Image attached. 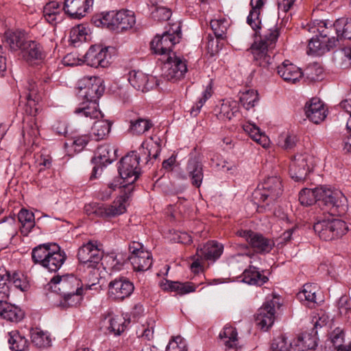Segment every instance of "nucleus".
Listing matches in <instances>:
<instances>
[{
	"mask_svg": "<svg viewBox=\"0 0 351 351\" xmlns=\"http://www.w3.org/2000/svg\"><path fill=\"white\" fill-rule=\"evenodd\" d=\"M94 0H64L63 10L73 19H81L93 7Z\"/></svg>",
	"mask_w": 351,
	"mask_h": 351,
	"instance_id": "4be33fe9",
	"label": "nucleus"
},
{
	"mask_svg": "<svg viewBox=\"0 0 351 351\" xmlns=\"http://www.w3.org/2000/svg\"><path fill=\"white\" fill-rule=\"evenodd\" d=\"M8 282H10V274L5 269L0 268V300H7L10 291Z\"/></svg>",
	"mask_w": 351,
	"mask_h": 351,
	"instance_id": "4d7b16f0",
	"label": "nucleus"
},
{
	"mask_svg": "<svg viewBox=\"0 0 351 351\" xmlns=\"http://www.w3.org/2000/svg\"><path fill=\"white\" fill-rule=\"evenodd\" d=\"M319 187L315 189H304L299 194V201L303 206H311L320 201V194L318 193Z\"/></svg>",
	"mask_w": 351,
	"mask_h": 351,
	"instance_id": "de8ad7c7",
	"label": "nucleus"
},
{
	"mask_svg": "<svg viewBox=\"0 0 351 351\" xmlns=\"http://www.w3.org/2000/svg\"><path fill=\"white\" fill-rule=\"evenodd\" d=\"M309 156L307 154H296L289 165V175L295 181H301L306 178L311 167L308 163Z\"/></svg>",
	"mask_w": 351,
	"mask_h": 351,
	"instance_id": "aec40b11",
	"label": "nucleus"
},
{
	"mask_svg": "<svg viewBox=\"0 0 351 351\" xmlns=\"http://www.w3.org/2000/svg\"><path fill=\"white\" fill-rule=\"evenodd\" d=\"M213 91L210 84L208 85L202 92V97L198 99L196 104L192 107L191 113L196 116L200 111L206 101L212 96Z\"/></svg>",
	"mask_w": 351,
	"mask_h": 351,
	"instance_id": "052dcab7",
	"label": "nucleus"
},
{
	"mask_svg": "<svg viewBox=\"0 0 351 351\" xmlns=\"http://www.w3.org/2000/svg\"><path fill=\"white\" fill-rule=\"evenodd\" d=\"M133 283L125 277L111 280L108 284V298L114 301H123L134 291Z\"/></svg>",
	"mask_w": 351,
	"mask_h": 351,
	"instance_id": "dca6fc26",
	"label": "nucleus"
},
{
	"mask_svg": "<svg viewBox=\"0 0 351 351\" xmlns=\"http://www.w3.org/2000/svg\"><path fill=\"white\" fill-rule=\"evenodd\" d=\"M305 114L314 123L318 124L326 117V110L324 104L318 98H313L306 104Z\"/></svg>",
	"mask_w": 351,
	"mask_h": 351,
	"instance_id": "b1692460",
	"label": "nucleus"
},
{
	"mask_svg": "<svg viewBox=\"0 0 351 351\" xmlns=\"http://www.w3.org/2000/svg\"><path fill=\"white\" fill-rule=\"evenodd\" d=\"M139 152L141 154H144L146 156V163L149 162L152 157L156 159L160 152L157 145H154L153 143L150 144L147 141H143L142 143L141 146L139 148Z\"/></svg>",
	"mask_w": 351,
	"mask_h": 351,
	"instance_id": "6e6d98bb",
	"label": "nucleus"
},
{
	"mask_svg": "<svg viewBox=\"0 0 351 351\" xmlns=\"http://www.w3.org/2000/svg\"><path fill=\"white\" fill-rule=\"evenodd\" d=\"M330 341L338 351H351V343L347 346H342L344 339V333L340 328H336L330 336Z\"/></svg>",
	"mask_w": 351,
	"mask_h": 351,
	"instance_id": "3c124183",
	"label": "nucleus"
},
{
	"mask_svg": "<svg viewBox=\"0 0 351 351\" xmlns=\"http://www.w3.org/2000/svg\"><path fill=\"white\" fill-rule=\"evenodd\" d=\"M31 340L33 345L38 348L49 347L51 343L49 335L39 328L31 330Z\"/></svg>",
	"mask_w": 351,
	"mask_h": 351,
	"instance_id": "37998d69",
	"label": "nucleus"
},
{
	"mask_svg": "<svg viewBox=\"0 0 351 351\" xmlns=\"http://www.w3.org/2000/svg\"><path fill=\"white\" fill-rule=\"evenodd\" d=\"M223 245L215 241L207 242L203 247L197 249L195 256L200 257L201 260L216 261L222 254Z\"/></svg>",
	"mask_w": 351,
	"mask_h": 351,
	"instance_id": "393cba45",
	"label": "nucleus"
},
{
	"mask_svg": "<svg viewBox=\"0 0 351 351\" xmlns=\"http://www.w3.org/2000/svg\"><path fill=\"white\" fill-rule=\"evenodd\" d=\"M10 282H12L15 287L21 291H26L29 287L27 278L21 273L14 272L12 276L10 275Z\"/></svg>",
	"mask_w": 351,
	"mask_h": 351,
	"instance_id": "69168bd1",
	"label": "nucleus"
},
{
	"mask_svg": "<svg viewBox=\"0 0 351 351\" xmlns=\"http://www.w3.org/2000/svg\"><path fill=\"white\" fill-rule=\"evenodd\" d=\"M318 292L319 289L317 285L305 284L302 291L298 293V298L302 302H305L309 307L313 308L315 306V304L319 302Z\"/></svg>",
	"mask_w": 351,
	"mask_h": 351,
	"instance_id": "72a5a7b5",
	"label": "nucleus"
},
{
	"mask_svg": "<svg viewBox=\"0 0 351 351\" xmlns=\"http://www.w3.org/2000/svg\"><path fill=\"white\" fill-rule=\"evenodd\" d=\"M216 112L219 119L230 121L239 114V105L237 101L232 99H223Z\"/></svg>",
	"mask_w": 351,
	"mask_h": 351,
	"instance_id": "bb28decb",
	"label": "nucleus"
},
{
	"mask_svg": "<svg viewBox=\"0 0 351 351\" xmlns=\"http://www.w3.org/2000/svg\"><path fill=\"white\" fill-rule=\"evenodd\" d=\"M243 129L254 141L263 147H267L269 145V139L264 133L261 132L259 128L256 125L247 123L243 125Z\"/></svg>",
	"mask_w": 351,
	"mask_h": 351,
	"instance_id": "58836bf2",
	"label": "nucleus"
},
{
	"mask_svg": "<svg viewBox=\"0 0 351 351\" xmlns=\"http://www.w3.org/2000/svg\"><path fill=\"white\" fill-rule=\"evenodd\" d=\"M106 258L108 259V262L110 263V266L112 269L119 271L123 267L125 261L128 258L124 257L121 254H115L112 253L109 254Z\"/></svg>",
	"mask_w": 351,
	"mask_h": 351,
	"instance_id": "338daca9",
	"label": "nucleus"
},
{
	"mask_svg": "<svg viewBox=\"0 0 351 351\" xmlns=\"http://www.w3.org/2000/svg\"><path fill=\"white\" fill-rule=\"evenodd\" d=\"M304 75L310 81H319L323 77V69L317 64H313L305 69Z\"/></svg>",
	"mask_w": 351,
	"mask_h": 351,
	"instance_id": "0e129e2a",
	"label": "nucleus"
},
{
	"mask_svg": "<svg viewBox=\"0 0 351 351\" xmlns=\"http://www.w3.org/2000/svg\"><path fill=\"white\" fill-rule=\"evenodd\" d=\"M152 125L153 124L149 120L138 118L130 121L129 130L133 134H142L148 131Z\"/></svg>",
	"mask_w": 351,
	"mask_h": 351,
	"instance_id": "8fccbe9b",
	"label": "nucleus"
},
{
	"mask_svg": "<svg viewBox=\"0 0 351 351\" xmlns=\"http://www.w3.org/2000/svg\"><path fill=\"white\" fill-rule=\"evenodd\" d=\"M86 28L82 25H79L71 29L69 37L73 43H76L85 41L86 40Z\"/></svg>",
	"mask_w": 351,
	"mask_h": 351,
	"instance_id": "e2e57ef3",
	"label": "nucleus"
},
{
	"mask_svg": "<svg viewBox=\"0 0 351 351\" xmlns=\"http://www.w3.org/2000/svg\"><path fill=\"white\" fill-rule=\"evenodd\" d=\"M110 55L108 47L101 45L91 46L84 56V62L92 67H108L110 64Z\"/></svg>",
	"mask_w": 351,
	"mask_h": 351,
	"instance_id": "f3484780",
	"label": "nucleus"
},
{
	"mask_svg": "<svg viewBox=\"0 0 351 351\" xmlns=\"http://www.w3.org/2000/svg\"><path fill=\"white\" fill-rule=\"evenodd\" d=\"M128 258L132 265L134 270L136 271H147L153 263L152 254L149 251L140 252L136 255H130Z\"/></svg>",
	"mask_w": 351,
	"mask_h": 351,
	"instance_id": "473e14b6",
	"label": "nucleus"
},
{
	"mask_svg": "<svg viewBox=\"0 0 351 351\" xmlns=\"http://www.w3.org/2000/svg\"><path fill=\"white\" fill-rule=\"evenodd\" d=\"M38 135L39 130L36 123V119L32 117L23 130V138L25 141H28L29 143H31L32 141L34 143V139Z\"/></svg>",
	"mask_w": 351,
	"mask_h": 351,
	"instance_id": "5fc2aeb1",
	"label": "nucleus"
},
{
	"mask_svg": "<svg viewBox=\"0 0 351 351\" xmlns=\"http://www.w3.org/2000/svg\"><path fill=\"white\" fill-rule=\"evenodd\" d=\"M186 172L193 186L200 187L204 178L203 164L199 157H190L186 166Z\"/></svg>",
	"mask_w": 351,
	"mask_h": 351,
	"instance_id": "5701e85b",
	"label": "nucleus"
},
{
	"mask_svg": "<svg viewBox=\"0 0 351 351\" xmlns=\"http://www.w3.org/2000/svg\"><path fill=\"white\" fill-rule=\"evenodd\" d=\"M4 39L12 51H21L27 42L24 32L21 31H7L5 33Z\"/></svg>",
	"mask_w": 351,
	"mask_h": 351,
	"instance_id": "c9c22d12",
	"label": "nucleus"
},
{
	"mask_svg": "<svg viewBox=\"0 0 351 351\" xmlns=\"http://www.w3.org/2000/svg\"><path fill=\"white\" fill-rule=\"evenodd\" d=\"M112 11L101 12L95 15L92 19L93 23L98 27L110 29L111 20L112 19Z\"/></svg>",
	"mask_w": 351,
	"mask_h": 351,
	"instance_id": "13d9d810",
	"label": "nucleus"
},
{
	"mask_svg": "<svg viewBox=\"0 0 351 351\" xmlns=\"http://www.w3.org/2000/svg\"><path fill=\"white\" fill-rule=\"evenodd\" d=\"M315 34H317L316 38H312L308 43L307 51L308 54L322 56L336 46L335 36L324 38L317 32Z\"/></svg>",
	"mask_w": 351,
	"mask_h": 351,
	"instance_id": "6ab92c4d",
	"label": "nucleus"
},
{
	"mask_svg": "<svg viewBox=\"0 0 351 351\" xmlns=\"http://www.w3.org/2000/svg\"><path fill=\"white\" fill-rule=\"evenodd\" d=\"M265 3V0H251V10L247 18V23L256 32V34H258L261 37V40L255 42L252 49L254 60L263 67H266L271 63L272 58L268 53V51L274 48L279 35L275 27L268 29L263 35H261L258 31L261 29V24L260 19L261 10Z\"/></svg>",
	"mask_w": 351,
	"mask_h": 351,
	"instance_id": "f257e3e1",
	"label": "nucleus"
},
{
	"mask_svg": "<svg viewBox=\"0 0 351 351\" xmlns=\"http://www.w3.org/2000/svg\"><path fill=\"white\" fill-rule=\"evenodd\" d=\"M0 317L10 322H19L24 317V312L19 307L0 300Z\"/></svg>",
	"mask_w": 351,
	"mask_h": 351,
	"instance_id": "cd10ccee",
	"label": "nucleus"
},
{
	"mask_svg": "<svg viewBox=\"0 0 351 351\" xmlns=\"http://www.w3.org/2000/svg\"><path fill=\"white\" fill-rule=\"evenodd\" d=\"M125 202L126 197L125 196H121L117 198L110 205L102 204L101 211L99 210L100 217H113L124 213L126 210Z\"/></svg>",
	"mask_w": 351,
	"mask_h": 351,
	"instance_id": "c756f323",
	"label": "nucleus"
},
{
	"mask_svg": "<svg viewBox=\"0 0 351 351\" xmlns=\"http://www.w3.org/2000/svg\"><path fill=\"white\" fill-rule=\"evenodd\" d=\"M313 228L319 238L324 241L340 238L348 229L345 221L333 217L317 221Z\"/></svg>",
	"mask_w": 351,
	"mask_h": 351,
	"instance_id": "39448f33",
	"label": "nucleus"
},
{
	"mask_svg": "<svg viewBox=\"0 0 351 351\" xmlns=\"http://www.w3.org/2000/svg\"><path fill=\"white\" fill-rule=\"evenodd\" d=\"M119 32L132 28L136 23L134 14L130 10L117 11Z\"/></svg>",
	"mask_w": 351,
	"mask_h": 351,
	"instance_id": "c03bdc74",
	"label": "nucleus"
},
{
	"mask_svg": "<svg viewBox=\"0 0 351 351\" xmlns=\"http://www.w3.org/2000/svg\"><path fill=\"white\" fill-rule=\"evenodd\" d=\"M283 189L281 179L276 176L267 177L261 183L255 191L256 198L269 204L278 199L282 193Z\"/></svg>",
	"mask_w": 351,
	"mask_h": 351,
	"instance_id": "1a4fd4ad",
	"label": "nucleus"
},
{
	"mask_svg": "<svg viewBox=\"0 0 351 351\" xmlns=\"http://www.w3.org/2000/svg\"><path fill=\"white\" fill-rule=\"evenodd\" d=\"M130 84L137 90L147 92L157 85L156 80L141 71L133 70L128 73Z\"/></svg>",
	"mask_w": 351,
	"mask_h": 351,
	"instance_id": "412c9836",
	"label": "nucleus"
},
{
	"mask_svg": "<svg viewBox=\"0 0 351 351\" xmlns=\"http://www.w3.org/2000/svg\"><path fill=\"white\" fill-rule=\"evenodd\" d=\"M23 59L32 64L36 60H42L45 58L41 46L35 41L27 40L21 50Z\"/></svg>",
	"mask_w": 351,
	"mask_h": 351,
	"instance_id": "c85d7f7f",
	"label": "nucleus"
},
{
	"mask_svg": "<svg viewBox=\"0 0 351 351\" xmlns=\"http://www.w3.org/2000/svg\"><path fill=\"white\" fill-rule=\"evenodd\" d=\"M318 193L320 194L319 202L332 210L333 214L342 215L346 211L347 199L341 191L321 186Z\"/></svg>",
	"mask_w": 351,
	"mask_h": 351,
	"instance_id": "9b49d317",
	"label": "nucleus"
},
{
	"mask_svg": "<svg viewBox=\"0 0 351 351\" xmlns=\"http://www.w3.org/2000/svg\"><path fill=\"white\" fill-rule=\"evenodd\" d=\"M243 274V282L249 285L261 286L268 280V278L261 274L260 271L253 265H250L249 269H245Z\"/></svg>",
	"mask_w": 351,
	"mask_h": 351,
	"instance_id": "e433bc0d",
	"label": "nucleus"
},
{
	"mask_svg": "<svg viewBox=\"0 0 351 351\" xmlns=\"http://www.w3.org/2000/svg\"><path fill=\"white\" fill-rule=\"evenodd\" d=\"M315 337L309 334L299 335L292 341H287V338L281 335L274 339L271 343V351H316Z\"/></svg>",
	"mask_w": 351,
	"mask_h": 351,
	"instance_id": "20e7f679",
	"label": "nucleus"
},
{
	"mask_svg": "<svg viewBox=\"0 0 351 351\" xmlns=\"http://www.w3.org/2000/svg\"><path fill=\"white\" fill-rule=\"evenodd\" d=\"M180 38L181 29L178 26L173 32L168 31L162 35H156L150 43L151 49L154 53L163 55L167 58L169 55H172V48L180 42Z\"/></svg>",
	"mask_w": 351,
	"mask_h": 351,
	"instance_id": "0eeeda50",
	"label": "nucleus"
},
{
	"mask_svg": "<svg viewBox=\"0 0 351 351\" xmlns=\"http://www.w3.org/2000/svg\"><path fill=\"white\" fill-rule=\"evenodd\" d=\"M116 152L114 147L108 144L102 145L97 148L94 160L95 162L105 166L116 160Z\"/></svg>",
	"mask_w": 351,
	"mask_h": 351,
	"instance_id": "2f4dec72",
	"label": "nucleus"
},
{
	"mask_svg": "<svg viewBox=\"0 0 351 351\" xmlns=\"http://www.w3.org/2000/svg\"><path fill=\"white\" fill-rule=\"evenodd\" d=\"M227 22L225 19H215L210 21V27L217 38L223 39L227 31Z\"/></svg>",
	"mask_w": 351,
	"mask_h": 351,
	"instance_id": "680f3d73",
	"label": "nucleus"
},
{
	"mask_svg": "<svg viewBox=\"0 0 351 351\" xmlns=\"http://www.w3.org/2000/svg\"><path fill=\"white\" fill-rule=\"evenodd\" d=\"M18 218L23 227L22 232H29L35 225L34 213L26 209L20 210Z\"/></svg>",
	"mask_w": 351,
	"mask_h": 351,
	"instance_id": "603ef678",
	"label": "nucleus"
},
{
	"mask_svg": "<svg viewBox=\"0 0 351 351\" xmlns=\"http://www.w3.org/2000/svg\"><path fill=\"white\" fill-rule=\"evenodd\" d=\"M219 338L226 348H231L237 345V332L232 326L226 325L219 333Z\"/></svg>",
	"mask_w": 351,
	"mask_h": 351,
	"instance_id": "79ce46f5",
	"label": "nucleus"
},
{
	"mask_svg": "<svg viewBox=\"0 0 351 351\" xmlns=\"http://www.w3.org/2000/svg\"><path fill=\"white\" fill-rule=\"evenodd\" d=\"M8 343L12 351H28L29 344L27 339L18 330H12L9 332Z\"/></svg>",
	"mask_w": 351,
	"mask_h": 351,
	"instance_id": "4c0bfd02",
	"label": "nucleus"
},
{
	"mask_svg": "<svg viewBox=\"0 0 351 351\" xmlns=\"http://www.w3.org/2000/svg\"><path fill=\"white\" fill-rule=\"evenodd\" d=\"M278 75L286 82L295 84L301 79L304 73L301 69L289 60H285L277 68Z\"/></svg>",
	"mask_w": 351,
	"mask_h": 351,
	"instance_id": "a878e982",
	"label": "nucleus"
},
{
	"mask_svg": "<svg viewBox=\"0 0 351 351\" xmlns=\"http://www.w3.org/2000/svg\"><path fill=\"white\" fill-rule=\"evenodd\" d=\"M281 306V300L280 297L275 294L268 295L265 302L258 309L256 317V324L262 329L267 330L274 324L275 320V314L276 309Z\"/></svg>",
	"mask_w": 351,
	"mask_h": 351,
	"instance_id": "6e6552de",
	"label": "nucleus"
},
{
	"mask_svg": "<svg viewBox=\"0 0 351 351\" xmlns=\"http://www.w3.org/2000/svg\"><path fill=\"white\" fill-rule=\"evenodd\" d=\"M111 124L106 120H99L94 123L90 135L95 141L105 138L110 133Z\"/></svg>",
	"mask_w": 351,
	"mask_h": 351,
	"instance_id": "a19ab883",
	"label": "nucleus"
},
{
	"mask_svg": "<svg viewBox=\"0 0 351 351\" xmlns=\"http://www.w3.org/2000/svg\"><path fill=\"white\" fill-rule=\"evenodd\" d=\"M152 18L158 21H167L171 16V10L162 6H156L152 11Z\"/></svg>",
	"mask_w": 351,
	"mask_h": 351,
	"instance_id": "774afa93",
	"label": "nucleus"
},
{
	"mask_svg": "<svg viewBox=\"0 0 351 351\" xmlns=\"http://www.w3.org/2000/svg\"><path fill=\"white\" fill-rule=\"evenodd\" d=\"M140 156L135 152L130 154L122 158L118 167L120 176L123 180V187L133 184L140 175V169L138 168Z\"/></svg>",
	"mask_w": 351,
	"mask_h": 351,
	"instance_id": "9d476101",
	"label": "nucleus"
},
{
	"mask_svg": "<svg viewBox=\"0 0 351 351\" xmlns=\"http://www.w3.org/2000/svg\"><path fill=\"white\" fill-rule=\"evenodd\" d=\"M103 257V251L95 241H89L81 246L77 252V258L83 267L97 266Z\"/></svg>",
	"mask_w": 351,
	"mask_h": 351,
	"instance_id": "4468645a",
	"label": "nucleus"
},
{
	"mask_svg": "<svg viewBox=\"0 0 351 351\" xmlns=\"http://www.w3.org/2000/svg\"><path fill=\"white\" fill-rule=\"evenodd\" d=\"M240 102L246 109L250 110L254 107L258 101V93L253 89H247L240 93Z\"/></svg>",
	"mask_w": 351,
	"mask_h": 351,
	"instance_id": "09e8293b",
	"label": "nucleus"
},
{
	"mask_svg": "<svg viewBox=\"0 0 351 351\" xmlns=\"http://www.w3.org/2000/svg\"><path fill=\"white\" fill-rule=\"evenodd\" d=\"M333 60L337 66L342 69L351 67V47H346L335 51Z\"/></svg>",
	"mask_w": 351,
	"mask_h": 351,
	"instance_id": "ea45409f",
	"label": "nucleus"
},
{
	"mask_svg": "<svg viewBox=\"0 0 351 351\" xmlns=\"http://www.w3.org/2000/svg\"><path fill=\"white\" fill-rule=\"evenodd\" d=\"M130 322V319H126L123 315L108 310L101 315L100 327L109 333L120 335L125 330Z\"/></svg>",
	"mask_w": 351,
	"mask_h": 351,
	"instance_id": "2eb2a0df",
	"label": "nucleus"
},
{
	"mask_svg": "<svg viewBox=\"0 0 351 351\" xmlns=\"http://www.w3.org/2000/svg\"><path fill=\"white\" fill-rule=\"evenodd\" d=\"M50 283L53 284L56 291L60 294L84 291V284L82 280L73 275L57 276L51 278Z\"/></svg>",
	"mask_w": 351,
	"mask_h": 351,
	"instance_id": "a211bd4d",
	"label": "nucleus"
},
{
	"mask_svg": "<svg viewBox=\"0 0 351 351\" xmlns=\"http://www.w3.org/2000/svg\"><path fill=\"white\" fill-rule=\"evenodd\" d=\"M187 71L186 61L175 53L164 60L162 75L168 81L176 82L181 80Z\"/></svg>",
	"mask_w": 351,
	"mask_h": 351,
	"instance_id": "f8f14e48",
	"label": "nucleus"
},
{
	"mask_svg": "<svg viewBox=\"0 0 351 351\" xmlns=\"http://www.w3.org/2000/svg\"><path fill=\"white\" fill-rule=\"evenodd\" d=\"M236 234L243 238L252 248L258 253L266 254L271 251L275 245L273 239L250 230H239Z\"/></svg>",
	"mask_w": 351,
	"mask_h": 351,
	"instance_id": "ddd939ff",
	"label": "nucleus"
},
{
	"mask_svg": "<svg viewBox=\"0 0 351 351\" xmlns=\"http://www.w3.org/2000/svg\"><path fill=\"white\" fill-rule=\"evenodd\" d=\"M28 93L25 95V98L27 101V105L30 107L35 106L39 101L40 97L38 96V86L34 81L28 82L26 87Z\"/></svg>",
	"mask_w": 351,
	"mask_h": 351,
	"instance_id": "bf43d9fd",
	"label": "nucleus"
},
{
	"mask_svg": "<svg viewBox=\"0 0 351 351\" xmlns=\"http://www.w3.org/2000/svg\"><path fill=\"white\" fill-rule=\"evenodd\" d=\"M97 266L86 267L84 276H82L85 282L86 289H91L93 286L96 285L99 282V273L97 268Z\"/></svg>",
	"mask_w": 351,
	"mask_h": 351,
	"instance_id": "864d4df0",
	"label": "nucleus"
},
{
	"mask_svg": "<svg viewBox=\"0 0 351 351\" xmlns=\"http://www.w3.org/2000/svg\"><path fill=\"white\" fill-rule=\"evenodd\" d=\"M310 33L317 32L324 38L335 36L339 39H351V19H339L333 24L326 21L315 20L304 26Z\"/></svg>",
	"mask_w": 351,
	"mask_h": 351,
	"instance_id": "7ed1b4c3",
	"label": "nucleus"
},
{
	"mask_svg": "<svg viewBox=\"0 0 351 351\" xmlns=\"http://www.w3.org/2000/svg\"><path fill=\"white\" fill-rule=\"evenodd\" d=\"M83 295L84 291L61 294L62 299L60 302V306L65 308L76 307L82 302L83 300Z\"/></svg>",
	"mask_w": 351,
	"mask_h": 351,
	"instance_id": "a18cd8bd",
	"label": "nucleus"
},
{
	"mask_svg": "<svg viewBox=\"0 0 351 351\" xmlns=\"http://www.w3.org/2000/svg\"><path fill=\"white\" fill-rule=\"evenodd\" d=\"M32 258L34 263L49 271H57L64 264L66 256L56 243H44L32 250Z\"/></svg>",
	"mask_w": 351,
	"mask_h": 351,
	"instance_id": "f03ea898",
	"label": "nucleus"
},
{
	"mask_svg": "<svg viewBox=\"0 0 351 351\" xmlns=\"http://www.w3.org/2000/svg\"><path fill=\"white\" fill-rule=\"evenodd\" d=\"M43 14L46 21L52 25H56L64 18L62 10L60 4L56 1L50 2L44 7Z\"/></svg>",
	"mask_w": 351,
	"mask_h": 351,
	"instance_id": "f704fd0d",
	"label": "nucleus"
},
{
	"mask_svg": "<svg viewBox=\"0 0 351 351\" xmlns=\"http://www.w3.org/2000/svg\"><path fill=\"white\" fill-rule=\"evenodd\" d=\"M77 86L79 97L87 101H97L104 92L103 80L97 76H85L78 81Z\"/></svg>",
	"mask_w": 351,
	"mask_h": 351,
	"instance_id": "423d86ee",
	"label": "nucleus"
},
{
	"mask_svg": "<svg viewBox=\"0 0 351 351\" xmlns=\"http://www.w3.org/2000/svg\"><path fill=\"white\" fill-rule=\"evenodd\" d=\"M160 286L162 289L165 291H171L177 292L180 295H184L191 292H194L197 286L193 282H180L169 280H162L160 282Z\"/></svg>",
	"mask_w": 351,
	"mask_h": 351,
	"instance_id": "7c9ffc66",
	"label": "nucleus"
},
{
	"mask_svg": "<svg viewBox=\"0 0 351 351\" xmlns=\"http://www.w3.org/2000/svg\"><path fill=\"white\" fill-rule=\"evenodd\" d=\"M89 103L82 107L77 108L75 113L90 119H99L103 115L98 109L97 101H88Z\"/></svg>",
	"mask_w": 351,
	"mask_h": 351,
	"instance_id": "49530a36",
	"label": "nucleus"
}]
</instances>
